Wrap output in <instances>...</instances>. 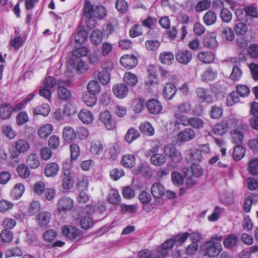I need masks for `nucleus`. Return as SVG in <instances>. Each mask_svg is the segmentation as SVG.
Masks as SVG:
<instances>
[{
	"label": "nucleus",
	"instance_id": "nucleus-35",
	"mask_svg": "<svg viewBox=\"0 0 258 258\" xmlns=\"http://www.w3.org/2000/svg\"><path fill=\"white\" fill-rule=\"evenodd\" d=\"M140 136V134L138 130L133 127H131L125 135L124 140L128 143H131L138 138Z\"/></svg>",
	"mask_w": 258,
	"mask_h": 258
},
{
	"label": "nucleus",
	"instance_id": "nucleus-13",
	"mask_svg": "<svg viewBox=\"0 0 258 258\" xmlns=\"http://www.w3.org/2000/svg\"><path fill=\"white\" fill-rule=\"evenodd\" d=\"M195 137V131L190 128H186L180 132L177 135V139L183 142L189 141Z\"/></svg>",
	"mask_w": 258,
	"mask_h": 258
},
{
	"label": "nucleus",
	"instance_id": "nucleus-41",
	"mask_svg": "<svg viewBox=\"0 0 258 258\" xmlns=\"http://www.w3.org/2000/svg\"><path fill=\"white\" fill-rule=\"evenodd\" d=\"M108 201L113 205H118L120 202V196L118 192L115 189H111L107 196Z\"/></svg>",
	"mask_w": 258,
	"mask_h": 258
},
{
	"label": "nucleus",
	"instance_id": "nucleus-9",
	"mask_svg": "<svg viewBox=\"0 0 258 258\" xmlns=\"http://www.w3.org/2000/svg\"><path fill=\"white\" fill-rule=\"evenodd\" d=\"M62 234L70 239H74L80 235L82 232L73 225H65L62 228Z\"/></svg>",
	"mask_w": 258,
	"mask_h": 258
},
{
	"label": "nucleus",
	"instance_id": "nucleus-53",
	"mask_svg": "<svg viewBox=\"0 0 258 258\" xmlns=\"http://www.w3.org/2000/svg\"><path fill=\"white\" fill-rule=\"evenodd\" d=\"M189 121L188 123V126H191L194 128L200 129L204 127V121L197 117H189Z\"/></svg>",
	"mask_w": 258,
	"mask_h": 258
},
{
	"label": "nucleus",
	"instance_id": "nucleus-51",
	"mask_svg": "<svg viewBox=\"0 0 258 258\" xmlns=\"http://www.w3.org/2000/svg\"><path fill=\"white\" fill-rule=\"evenodd\" d=\"M174 59V55L170 52H164L160 54L161 62L165 64H170Z\"/></svg>",
	"mask_w": 258,
	"mask_h": 258
},
{
	"label": "nucleus",
	"instance_id": "nucleus-5",
	"mask_svg": "<svg viewBox=\"0 0 258 258\" xmlns=\"http://www.w3.org/2000/svg\"><path fill=\"white\" fill-rule=\"evenodd\" d=\"M99 120L108 130H112L116 127V122L112 118L110 112L107 110L100 113Z\"/></svg>",
	"mask_w": 258,
	"mask_h": 258
},
{
	"label": "nucleus",
	"instance_id": "nucleus-39",
	"mask_svg": "<svg viewBox=\"0 0 258 258\" xmlns=\"http://www.w3.org/2000/svg\"><path fill=\"white\" fill-rule=\"evenodd\" d=\"M103 150L102 143L99 140L93 141L91 142L90 152L92 154L98 155Z\"/></svg>",
	"mask_w": 258,
	"mask_h": 258
},
{
	"label": "nucleus",
	"instance_id": "nucleus-16",
	"mask_svg": "<svg viewBox=\"0 0 258 258\" xmlns=\"http://www.w3.org/2000/svg\"><path fill=\"white\" fill-rule=\"evenodd\" d=\"M30 148L29 143L24 139H19L15 143V150L19 154L27 152Z\"/></svg>",
	"mask_w": 258,
	"mask_h": 258
},
{
	"label": "nucleus",
	"instance_id": "nucleus-10",
	"mask_svg": "<svg viewBox=\"0 0 258 258\" xmlns=\"http://www.w3.org/2000/svg\"><path fill=\"white\" fill-rule=\"evenodd\" d=\"M196 93L200 100L207 103H211L213 101V97L209 90L203 87H199L196 90Z\"/></svg>",
	"mask_w": 258,
	"mask_h": 258
},
{
	"label": "nucleus",
	"instance_id": "nucleus-22",
	"mask_svg": "<svg viewBox=\"0 0 258 258\" xmlns=\"http://www.w3.org/2000/svg\"><path fill=\"white\" fill-rule=\"evenodd\" d=\"M218 72L216 70L211 67L208 68L201 75L202 79L204 82H211L216 79Z\"/></svg>",
	"mask_w": 258,
	"mask_h": 258
},
{
	"label": "nucleus",
	"instance_id": "nucleus-49",
	"mask_svg": "<svg viewBox=\"0 0 258 258\" xmlns=\"http://www.w3.org/2000/svg\"><path fill=\"white\" fill-rule=\"evenodd\" d=\"M237 241V236L234 234H232L225 239L224 245L226 248H231L236 245Z\"/></svg>",
	"mask_w": 258,
	"mask_h": 258
},
{
	"label": "nucleus",
	"instance_id": "nucleus-17",
	"mask_svg": "<svg viewBox=\"0 0 258 258\" xmlns=\"http://www.w3.org/2000/svg\"><path fill=\"white\" fill-rule=\"evenodd\" d=\"M26 163L29 168L33 169L37 168L40 165L39 158L35 153H30L27 155Z\"/></svg>",
	"mask_w": 258,
	"mask_h": 258
},
{
	"label": "nucleus",
	"instance_id": "nucleus-45",
	"mask_svg": "<svg viewBox=\"0 0 258 258\" xmlns=\"http://www.w3.org/2000/svg\"><path fill=\"white\" fill-rule=\"evenodd\" d=\"M50 112V107L48 104H42L33 110L35 115H42L44 116L48 115Z\"/></svg>",
	"mask_w": 258,
	"mask_h": 258
},
{
	"label": "nucleus",
	"instance_id": "nucleus-63",
	"mask_svg": "<svg viewBox=\"0 0 258 258\" xmlns=\"http://www.w3.org/2000/svg\"><path fill=\"white\" fill-rule=\"evenodd\" d=\"M142 26L140 24H136L133 26L130 30V36L135 38L142 35Z\"/></svg>",
	"mask_w": 258,
	"mask_h": 258
},
{
	"label": "nucleus",
	"instance_id": "nucleus-50",
	"mask_svg": "<svg viewBox=\"0 0 258 258\" xmlns=\"http://www.w3.org/2000/svg\"><path fill=\"white\" fill-rule=\"evenodd\" d=\"M17 171L19 176L23 178H27L30 175L29 167L24 164L19 165L17 168Z\"/></svg>",
	"mask_w": 258,
	"mask_h": 258
},
{
	"label": "nucleus",
	"instance_id": "nucleus-30",
	"mask_svg": "<svg viewBox=\"0 0 258 258\" xmlns=\"http://www.w3.org/2000/svg\"><path fill=\"white\" fill-rule=\"evenodd\" d=\"M53 130V127L51 124H46L39 128L38 135L42 139H46L51 134Z\"/></svg>",
	"mask_w": 258,
	"mask_h": 258
},
{
	"label": "nucleus",
	"instance_id": "nucleus-60",
	"mask_svg": "<svg viewBox=\"0 0 258 258\" xmlns=\"http://www.w3.org/2000/svg\"><path fill=\"white\" fill-rule=\"evenodd\" d=\"M211 1L210 0H203L200 1L196 5L195 9L197 12H201L208 9L211 6Z\"/></svg>",
	"mask_w": 258,
	"mask_h": 258
},
{
	"label": "nucleus",
	"instance_id": "nucleus-55",
	"mask_svg": "<svg viewBox=\"0 0 258 258\" xmlns=\"http://www.w3.org/2000/svg\"><path fill=\"white\" fill-rule=\"evenodd\" d=\"M87 38V32L86 30H78L75 35V41L77 43L82 44Z\"/></svg>",
	"mask_w": 258,
	"mask_h": 258
},
{
	"label": "nucleus",
	"instance_id": "nucleus-21",
	"mask_svg": "<svg viewBox=\"0 0 258 258\" xmlns=\"http://www.w3.org/2000/svg\"><path fill=\"white\" fill-rule=\"evenodd\" d=\"M78 117L85 124H90L94 120L93 113L86 109H82L78 113Z\"/></svg>",
	"mask_w": 258,
	"mask_h": 258
},
{
	"label": "nucleus",
	"instance_id": "nucleus-1",
	"mask_svg": "<svg viewBox=\"0 0 258 258\" xmlns=\"http://www.w3.org/2000/svg\"><path fill=\"white\" fill-rule=\"evenodd\" d=\"M107 11L103 6H96L95 8L89 2L85 3L84 15L87 19V26L90 29L94 28L96 24L95 19L101 20L106 15Z\"/></svg>",
	"mask_w": 258,
	"mask_h": 258
},
{
	"label": "nucleus",
	"instance_id": "nucleus-6",
	"mask_svg": "<svg viewBox=\"0 0 258 258\" xmlns=\"http://www.w3.org/2000/svg\"><path fill=\"white\" fill-rule=\"evenodd\" d=\"M175 56L176 60L183 64H187L192 59V53L187 49H178Z\"/></svg>",
	"mask_w": 258,
	"mask_h": 258
},
{
	"label": "nucleus",
	"instance_id": "nucleus-27",
	"mask_svg": "<svg viewBox=\"0 0 258 258\" xmlns=\"http://www.w3.org/2000/svg\"><path fill=\"white\" fill-rule=\"evenodd\" d=\"M121 164L125 168H132L135 165L136 159L132 154H126L122 157Z\"/></svg>",
	"mask_w": 258,
	"mask_h": 258
},
{
	"label": "nucleus",
	"instance_id": "nucleus-64",
	"mask_svg": "<svg viewBox=\"0 0 258 258\" xmlns=\"http://www.w3.org/2000/svg\"><path fill=\"white\" fill-rule=\"evenodd\" d=\"M203 44L205 47L210 49H214L218 45L216 39L212 36L207 37L204 39Z\"/></svg>",
	"mask_w": 258,
	"mask_h": 258
},
{
	"label": "nucleus",
	"instance_id": "nucleus-20",
	"mask_svg": "<svg viewBox=\"0 0 258 258\" xmlns=\"http://www.w3.org/2000/svg\"><path fill=\"white\" fill-rule=\"evenodd\" d=\"M51 217V214L46 211H43L39 213L36 215V219L37 222V224L40 226H45L47 225Z\"/></svg>",
	"mask_w": 258,
	"mask_h": 258
},
{
	"label": "nucleus",
	"instance_id": "nucleus-40",
	"mask_svg": "<svg viewBox=\"0 0 258 258\" xmlns=\"http://www.w3.org/2000/svg\"><path fill=\"white\" fill-rule=\"evenodd\" d=\"M63 137L67 142H71L76 138V133L71 126H66L63 129Z\"/></svg>",
	"mask_w": 258,
	"mask_h": 258
},
{
	"label": "nucleus",
	"instance_id": "nucleus-7",
	"mask_svg": "<svg viewBox=\"0 0 258 258\" xmlns=\"http://www.w3.org/2000/svg\"><path fill=\"white\" fill-rule=\"evenodd\" d=\"M59 213L71 210L74 206V201L68 197H62L58 200L57 203Z\"/></svg>",
	"mask_w": 258,
	"mask_h": 258
},
{
	"label": "nucleus",
	"instance_id": "nucleus-36",
	"mask_svg": "<svg viewBox=\"0 0 258 258\" xmlns=\"http://www.w3.org/2000/svg\"><path fill=\"white\" fill-rule=\"evenodd\" d=\"M139 130L145 135L152 136L154 134V129L149 122H145L140 124Z\"/></svg>",
	"mask_w": 258,
	"mask_h": 258
},
{
	"label": "nucleus",
	"instance_id": "nucleus-29",
	"mask_svg": "<svg viewBox=\"0 0 258 258\" xmlns=\"http://www.w3.org/2000/svg\"><path fill=\"white\" fill-rule=\"evenodd\" d=\"M88 177L84 175H80L77 180L76 186L79 191H85L88 189L89 185Z\"/></svg>",
	"mask_w": 258,
	"mask_h": 258
},
{
	"label": "nucleus",
	"instance_id": "nucleus-8",
	"mask_svg": "<svg viewBox=\"0 0 258 258\" xmlns=\"http://www.w3.org/2000/svg\"><path fill=\"white\" fill-rule=\"evenodd\" d=\"M138 62V58L132 54L124 55L120 59L121 65L127 69H131L135 67Z\"/></svg>",
	"mask_w": 258,
	"mask_h": 258
},
{
	"label": "nucleus",
	"instance_id": "nucleus-52",
	"mask_svg": "<svg viewBox=\"0 0 258 258\" xmlns=\"http://www.w3.org/2000/svg\"><path fill=\"white\" fill-rule=\"evenodd\" d=\"M226 125L222 121L215 124L213 128V132L217 135L222 136L227 132Z\"/></svg>",
	"mask_w": 258,
	"mask_h": 258
},
{
	"label": "nucleus",
	"instance_id": "nucleus-54",
	"mask_svg": "<svg viewBox=\"0 0 258 258\" xmlns=\"http://www.w3.org/2000/svg\"><path fill=\"white\" fill-rule=\"evenodd\" d=\"M220 31L222 36L228 41H232L234 39V34L232 30L229 27H221Z\"/></svg>",
	"mask_w": 258,
	"mask_h": 258
},
{
	"label": "nucleus",
	"instance_id": "nucleus-62",
	"mask_svg": "<svg viewBox=\"0 0 258 258\" xmlns=\"http://www.w3.org/2000/svg\"><path fill=\"white\" fill-rule=\"evenodd\" d=\"M83 101L87 106L92 107L96 104L97 98L95 95L86 94L83 96Z\"/></svg>",
	"mask_w": 258,
	"mask_h": 258
},
{
	"label": "nucleus",
	"instance_id": "nucleus-31",
	"mask_svg": "<svg viewBox=\"0 0 258 258\" xmlns=\"http://www.w3.org/2000/svg\"><path fill=\"white\" fill-rule=\"evenodd\" d=\"M13 108L9 104H3L0 106V117L3 119L9 118L11 116Z\"/></svg>",
	"mask_w": 258,
	"mask_h": 258
},
{
	"label": "nucleus",
	"instance_id": "nucleus-56",
	"mask_svg": "<svg viewBox=\"0 0 258 258\" xmlns=\"http://www.w3.org/2000/svg\"><path fill=\"white\" fill-rule=\"evenodd\" d=\"M223 115V108L217 105H213L211 107L210 111V117L214 119H218Z\"/></svg>",
	"mask_w": 258,
	"mask_h": 258
},
{
	"label": "nucleus",
	"instance_id": "nucleus-46",
	"mask_svg": "<svg viewBox=\"0 0 258 258\" xmlns=\"http://www.w3.org/2000/svg\"><path fill=\"white\" fill-rule=\"evenodd\" d=\"M248 171L253 175H258V158H254L250 160Z\"/></svg>",
	"mask_w": 258,
	"mask_h": 258
},
{
	"label": "nucleus",
	"instance_id": "nucleus-38",
	"mask_svg": "<svg viewBox=\"0 0 258 258\" xmlns=\"http://www.w3.org/2000/svg\"><path fill=\"white\" fill-rule=\"evenodd\" d=\"M231 138L233 143L240 144L243 141V134L238 129L232 130L231 131Z\"/></svg>",
	"mask_w": 258,
	"mask_h": 258
},
{
	"label": "nucleus",
	"instance_id": "nucleus-59",
	"mask_svg": "<svg viewBox=\"0 0 258 258\" xmlns=\"http://www.w3.org/2000/svg\"><path fill=\"white\" fill-rule=\"evenodd\" d=\"M171 179L173 183L175 185L180 186L184 181L183 176L178 172L173 171L171 173Z\"/></svg>",
	"mask_w": 258,
	"mask_h": 258
},
{
	"label": "nucleus",
	"instance_id": "nucleus-47",
	"mask_svg": "<svg viewBox=\"0 0 258 258\" xmlns=\"http://www.w3.org/2000/svg\"><path fill=\"white\" fill-rule=\"evenodd\" d=\"M81 227L85 230H87L94 224V221L92 218L89 215L82 217L80 221Z\"/></svg>",
	"mask_w": 258,
	"mask_h": 258
},
{
	"label": "nucleus",
	"instance_id": "nucleus-19",
	"mask_svg": "<svg viewBox=\"0 0 258 258\" xmlns=\"http://www.w3.org/2000/svg\"><path fill=\"white\" fill-rule=\"evenodd\" d=\"M151 192L155 198H161L165 194V189L160 182H155L151 188Z\"/></svg>",
	"mask_w": 258,
	"mask_h": 258
},
{
	"label": "nucleus",
	"instance_id": "nucleus-14",
	"mask_svg": "<svg viewBox=\"0 0 258 258\" xmlns=\"http://www.w3.org/2000/svg\"><path fill=\"white\" fill-rule=\"evenodd\" d=\"M59 170V167L55 162L47 164L44 168V174L47 177H53L57 175Z\"/></svg>",
	"mask_w": 258,
	"mask_h": 258
},
{
	"label": "nucleus",
	"instance_id": "nucleus-28",
	"mask_svg": "<svg viewBox=\"0 0 258 258\" xmlns=\"http://www.w3.org/2000/svg\"><path fill=\"white\" fill-rule=\"evenodd\" d=\"M188 161L194 163L201 161L203 157L201 153H200L198 149H190L187 151Z\"/></svg>",
	"mask_w": 258,
	"mask_h": 258
},
{
	"label": "nucleus",
	"instance_id": "nucleus-33",
	"mask_svg": "<svg viewBox=\"0 0 258 258\" xmlns=\"http://www.w3.org/2000/svg\"><path fill=\"white\" fill-rule=\"evenodd\" d=\"M88 92L92 95H96L101 91V87L99 82L96 80L90 81L87 85Z\"/></svg>",
	"mask_w": 258,
	"mask_h": 258
},
{
	"label": "nucleus",
	"instance_id": "nucleus-4",
	"mask_svg": "<svg viewBox=\"0 0 258 258\" xmlns=\"http://www.w3.org/2000/svg\"><path fill=\"white\" fill-rule=\"evenodd\" d=\"M163 153L165 157H167L172 162L179 163L182 160L181 153L172 144L166 145L164 147Z\"/></svg>",
	"mask_w": 258,
	"mask_h": 258
},
{
	"label": "nucleus",
	"instance_id": "nucleus-37",
	"mask_svg": "<svg viewBox=\"0 0 258 258\" xmlns=\"http://www.w3.org/2000/svg\"><path fill=\"white\" fill-rule=\"evenodd\" d=\"M103 38V33L98 29L93 30L91 34L90 40L92 44L97 45L100 44Z\"/></svg>",
	"mask_w": 258,
	"mask_h": 258
},
{
	"label": "nucleus",
	"instance_id": "nucleus-48",
	"mask_svg": "<svg viewBox=\"0 0 258 258\" xmlns=\"http://www.w3.org/2000/svg\"><path fill=\"white\" fill-rule=\"evenodd\" d=\"M245 150L241 146H236L233 149V157L235 161L241 160L245 155Z\"/></svg>",
	"mask_w": 258,
	"mask_h": 258
},
{
	"label": "nucleus",
	"instance_id": "nucleus-23",
	"mask_svg": "<svg viewBox=\"0 0 258 258\" xmlns=\"http://www.w3.org/2000/svg\"><path fill=\"white\" fill-rule=\"evenodd\" d=\"M123 80L126 85L131 87L135 86L139 81L137 75L129 72L124 73Z\"/></svg>",
	"mask_w": 258,
	"mask_h": 258
},
{
	"label": "nucleus",
	"instance_id": "nucleus-58",
	"mask_svg": "<svg viewBox=\"0 0 258 258\" xmlns=\"http://www.w3.org/2000/svg\"><path fill=\"white\" fill-rule=\"evenodd\" d=\"M57 235V233L55 230L49 229L43 233V237L45 241L51 242L56 238Z\"/></svg>",
	"mask_w": 258,
	"mask_h": 258
},
{
	"label": "nucleus",
	"instance_id": "nucleus-3",
	"mask_svg": "<svg viewBox=\"0 0 258 258\" xmlns=\"http://www.w3.org/2000/svg\"><path fill=\"white\" fill-rule=\"evenodd\" d=\"M159 148L160 145L159 144L149 150L148 153L149 156L150 157L151 163L156 166H162L166 161V158L164 154L158 153Z\"/></svg>",
	"mask_w": 258,
	"mask_h": 258
},
{
	"label": "nucleus",
	"instance_id": "nucleus-15",
	"mask_svg": "<svg viewBox=\"0 0 258 258\" xmlns=\"http://www.w3.org/2000/svg\"><path fill=\"white\" fill-rule=\"evenodd\" d=\"M189 120V117H187L179 112L175 113L173 115V123L176 128H178L179 125L188 126Z\"/></svg>",
	"mask_w": 258,
	"mask_h": 258
},
{
	"label": "nucleus",
	"instance_id": "nucleus-12",
	"mask_svg": "<svg viewBox=\"0 0 258 258\" xmlns=\"http://www.w3.org/2000/svg\"><path fill=\"white\" fill-rule=\"evenodd\" d=\"M114 95L118 98L122 99L126 97L128 93V88L123 83L115 85L112 88Z\"/></svg>",
	"mask_w": 258,
	"mask_h": 258
},
{
	"label": "nucleus",
	"instance_id": "nucleus-34",
	"mask_svg": "<svg viewBox=\"0 0 258 258\" xmlns=\"http://www.w3.org/2000/svg\"><path fill=\"white\" fill-rule=\"evenodd\" d=\"M132 105L135 113H141L145 107V100L141 98H135L133 100Z\"/></svg>",
	"mask_w": 258,
	"mask_h": 258
},
{
	"label": "nucleus",
	"instance_id": "nucleus-26",
	"mask_svg": "<svg viewBox=\"0 0 258 258\" xmlns=\"http://www.w3.org/2000/svg\"><path fill=\"white\" fill-rule=\"evenodd\" d=\"M217 18L216 13L213 11L209 10L204 15L203 20L205 25L210 26L215 23Z\"/></svg>",
	"mask_w": 258,
	"mask_h": 258
},
{
	"label": "nucleus",
	"instance_id": "nucleus-57",
	"mask_svg": "<svg viewBox=\"0 0 258 258\" xmlns=\"http://www.w3.org/2000/svg\"><path fill=\"white\" fill-rule=\"evenodd\" d=\"M189 237V233L185 232L179 233L178 235L172 237L174 244L176 245H180L182 243L184 242Z\"/></svg>",
	"mask_w": 258,
	"mask_h": 258
},
{
	"label": "nucleus",
	"instance_id": "nucleus-11",
	"mask_svg": "<svg viewBox=\"0 0 258 258\" xmlns=\"http://www.w3.org/2000/svg\"><path fill=\"white\" fill-rule=\"evenodd\" d=\"M146 106L149 111L154 114L159 113L162 109L161 104L155 99L149 100L146 103Z\"/></svg>",
	"mask_w": 258,
	"mask_h": 258
},
{
	"label": "nucleus",
	"instance_id": "nucleus-24",
	"mask_svg": "<svg viewBox=\"0 0 258 258\" xmlns=\"http://www.w3.org/2000/svg\"><path fill=\"white\" fill-rule=\"evenodd\" d=\"M198 59L205 63L212 62L215 59V55L210 51L200 52L197 54Z\"/></svg>",
	"mask_w": 258,
	"mask_h": 258
},
{
	"label": "nucleus",
	"instance_id": "nucleus-42",
	"mask_svg": "<svg viewBox=\"0 0 258 258\" xmlns=\"http://www.w3.org/2000/svg\"><path fill=\"white\" fill-rule=\"evenodd\" d=\"M177 109L181 113H189L192 109L191 103L189 101H183L177 106Z\"/></svg>",
	"mask_w": 258,
	"mask_h": 258
},
{
	"label": "nucleus",
	"instance_id": "nucleus-18",
	"mask_svg": "<svg viewBox=\"0 0 258 258\" xmlns=\"http://www.w3.org/2000/svg\"><path fill=\"white\" fill-rule=\"evenodd\" d=\"M177 89L171 83H167L163 89V95L167 100H171L176 94Z\"/></svg>",
	"mask_w": 258,
	"mask_h": 258
},
{
	"label": "nucleus",
	"instance_id": "nucleus-32",
	"mask_svg": "<svg viewBox=\"0 0 258 258\" xmlns=\"http://www.w3.org/2000/svg\"><path fill=\"white\" fill-rule=\"evenodd\" d=\"M24 191V185L21 183H17L11 192V197L14 199H19L22 197Z\"/></svg>",
	"mask_w": 258,
	"mask_h": 258
},
{
	"label": "nucleus",
	"instance_id": "nucleus-25",
	"mask_svg": "<svg viewBox=\"0 0 258 258\" xmlns=\"http://www.w3.org/2000/svg\"><path fill=\"white\" fill-rule=\"evenodd\" d=\"M64 82H58L57 85L58 86L57 90V95L58 98L62 100H66L69 99L71 94L70 92L65 87L63 86Z\"/></svg>",
	"mask_w": 258,
	"mask_h": 258
},
{
	"label": "nucleus",
	"instance_id": "nucleus-44",
	"mask_svg": "<svg viewBox=\"0 0 258 258\" xmlns=\"http://www.w3.org/2000/svg\"><path fill=\"white\" fill-rule=\"evenodd\" d=\"M137 256L138 258H163L159 252L155 253L147 249L140 251Z\"/></svg>",
	"mask_w": 258,
	"mask_h": 258
},
{
	"label": "nucleus",
	"instance_id": "nucleus-61",
	"mask_svg": "<svg viewBox=\"0 0 258 258\" xmlns=\"http://www.w3.org/2000/svg\"><path fill=\"white\" fill-rule=\"evenodd\" d=\"M98 79L103 85L107 84L110 81V75L105 70H102L98 74Z\"/></svg>",
	"mask_w": 258,
	"mask_h": 258
},
{
	"label": "nucleus",
	"instance_id": "nucleus-43",
	"mask_svg": "<svg viewBox=\"0 0 258 258\" xmlns=\"http://www.w3.org/2000/svg\"><path fill=\"white\" fill-rule=\"evenodd\" d=\"M175 244L172 238L167 239L161 246V248L159 251L162 257L166 256L167 254V250L171 248L173 245Z\"/></svg>",
	"mask_w": 258,
	"mask_h": 258
},
{
	"label": "nucleus",
	"instance_id": "nucleus-2",
	"mask_svg": "<svg viewBox=\"0 0 258 258\" xmlns=\"http://www.w3.org/2000/svg\"><path fill=\"white\" fill-rule=\"evenodd\" d=\"M203 254L209 257L217 256L222 250V245L220 242L213 240L205 241L201 246Z\"/></svg>",
	"mask_w": 258,
	"mask_h": 258
}]
</instances>
